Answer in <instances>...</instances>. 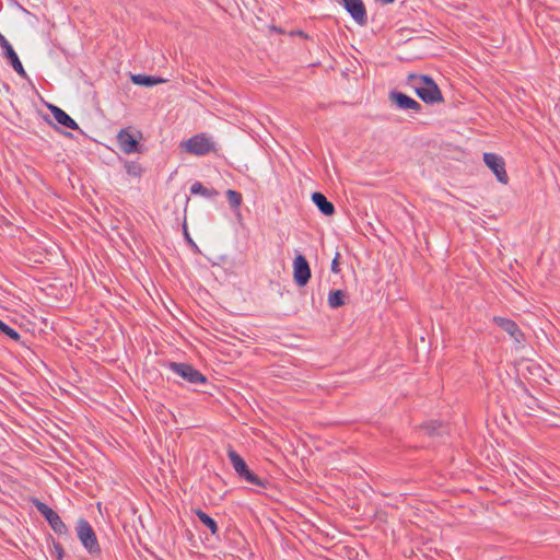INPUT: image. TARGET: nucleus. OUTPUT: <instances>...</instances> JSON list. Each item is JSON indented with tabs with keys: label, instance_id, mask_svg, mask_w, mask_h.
Listing matches in <instances>:
<instances>
[{
	"label": "nucleus",
	"instance_id": "obj_8",
	"mask_svg": "<svg viewBox=\"0 0 560 560\" xmlns=\"http://www.w3.org/2000/svg\"><path fill=\"white\" fill-rule=\"evenodd\" d=\"M312 277V271L306 257L302 254L295 256L293 260V279L299 287H304L308 283Z\"/></svg>",
	"mask_w": 560,
	"mask_h": 560
},
{
	"label": "nucleus",
	"instance_id": "obj_20",
	"mask_svg": "<svg viewBox=\"0 0 560 560\" xmlns=\"http://www.w3.org/2000/svg\"><path fill=\"white\" fill-rule=\"evenodd\" d=\"M225 196L231 209L240 215V208L243 202L242 194L233 189H228Z\"/></svg>",
	"mask_w": 560,
	"mask_h": 560
},
{
	"label": "nucleus",
	"instance_id": "obj_23",
	"mask_svg": "<svg viewBox=\"0 0 560 560\" xmlns=\"http://www.w3.org/2000/svg\"><path fill=\"white\" fill-rule=\"evenodd\" d=\"M125 170L129 176L137 177V178L141 177L142 173H143V168H142L141 164L137 161H126Z\"/></svg>",
	"mask_w": 560,
	"mask_h": 560
},
{
	"label": "nucleus",
	"instance_id": "obj_21",
	"mask_svg": "<svg viewBox=\"0 0 560 560\" xmlns=\"http://www.w3.org/2000/svg\"><path fill=\"white\" fill-rule=\"evenodd\" d=\"M228 457L236 474H240L242 470H244V468L247 467V464L243 457L232 447L228 450Z\"/></svg>",
	"mask_w": 560,
	"mask_h": 560
},
{
	"label": "nucleus",
	"instance_id": "obj_6",
	"mask_svg": "<svg viewBox=\"0 0 560 560\" xmlns=\"http://www.w3.org/2000/svg\"><path fill=\"white\" fill-rule=\"evenodd\" d=\"M166 366L192 385L207 383V377L191 364L182 362H167Z\"/></svg>",
	"mask_w": 560,
	"mask_h": 560
},
{
	"label": "nucleus",
	"instance_id": "obj_13",
	"mask_svg": "<svg viewBox=\"0 0 560 560\" xmlns=\"http://www.w3.org/2000/svg\"><path fill=\"white\" fill-rule=\"evenodd\" d=\"M312 201L324 215L331 217L335 214L336 209L334 203L329 201L324 194L319 191L313 192Z\"/></svg>",
	"mask_w": 560,
	"mask_h": 560
},
{
	"label": "nucleus",
	"instance_id": "obj_1",
	"mask_svg": "<svg viewBox=\"0 0 560 560\" xmlns=\"http://www.w3.org/2000/svg\"><path fill=\"white\" fill-rule=\"evenodd\" d=\"M406 85L413 90L417 96L425 104L434 105L444 102L442 91L428 74L410 73L406 79Z\"/></svg>",
	"mask_w": 560,
	"mask_h": 560
},
{
	"label": "nucleus",
	"instance_id": "obj_5",
	"mask_svg": "<svg viewBox=\"0 0 560 560\" xmlns=\"http://www.w3.org/2000/svg\"><path fill=\"white\" fill-rule=\"evenodd\" d=\"M33 505L44 516L51 529L59 536L68 535L69 529L59 514L37 498L32 499Z\"/></svg>",
	"mask_w": 560,
	"mask_h": 560
},
{
	"label": "nucleus",
	"instance_id": "obj_29",
	"mask_svg": "<svg viewBox=\"0 0 560 560\" xmlns=\"http://www.w3.org/2000/svg\"><path fill=\"white\" fill-rule=\"evenodd\" d=\"M189 201H190V198H189V197H187V198H186V205H187Z\"/></svg>",
	"mask_w": 560,
	"mask_h": 560
},
{
	"label": "nucleus",
	"instance_id": "obj_25",
	"mask_svg": "<svg viewBox=\"0 0 560 560\" xmlns=\"http://www.w3.org/2000/svg\"><path fill=\"white\" fill-rule=\"evenodd\" d=\"M52 547L57 556V560H61L65 556V549L62 545L58 541H56L54 538H51Z\"/></svg>",
	"mask_w": 560,
	"mask_h": 560
},
{
	"label": "nucleus",
	"instance_id": "obj_14",
	"mask_svg": "<svg viewBox=\"0 0 560 560\" xmlns=\"http://www.w3.org/2000/svg\"><path fill=\"white\" fill-rule=\"evenodd\" d=\"M49 109L58 124L72 130L79 129V125L63 109L56 105H49Z\"/></svg>",
	"mask_w": 560,
	"mask_h": 560
},
{
	"label": "nucleus",
	"instance_id": "obj_26",
	"mask_svg": "<svg viewBox=\"0 0 560 560\" xmlns=\"http://www.w3.org/2000/svg\"><path fill=\"white\" fill-rule=\"evenodd\" d=\"M339 257H340V255H339V253H337L335 258L331 261V271L334 273H338L340 271V269H339Z\"/></svg>",
	"mask_w": 560,
	"mask_h": 560
},
{
	"label": "nucleus",
	"instance_id": "obj_10",
	"mask_svg": "<svg viewBox=\"0 0 560 560\" xmlns=\"http://www.w3.org/2000/svg\"><path fill=\"white\" fill-rule=\"evenodd\" d=\"M485 164L494 173L498 182L508 184L509 176L505 171V162L502 156L495 153H483Z\"/></svg>",
	"mask_w": 560,
	"mask_h": 560
},
{
	"label": "nucleus",
	"instance_id": "obj_3",
	"mask_svg": "<svg viewBox=\"0 0 560 560\" xmlns=\"http://www.w3.org/2000/svg\"><path fill=\"white\" fill-rule=\"evenodd\" d=\"M75 532L82 546L91 556L96 557L101 555L97 536L91 524L85 518H80L78 521Z\"/></svg>",
	"mask_w": 560,
	"mask_h": 560
},
{
	"label": "nucleus",
	"instance_id": "obj_16",
	"mask_svg": "<svg viewBox=\"0 0 560 560\" xmlns=\"http://www.w3.org/2000/svg\"><path fill=\"white\" fill-rule=\"evenodd\" d=\"M237 476L241 479L245 480L246 482L262 489H266L267 486L269 485V481L267 479L258 477L248 468V466L244 468V470H242L240 474H237Z\"/></svg>",
	"mask_w": 560,
	"mask_h": 560
},
{
	"label": "nucleus",
	"instance_id": "obj_15",
	"mask_svg": "<svg viewBox=\"0 0 560 560\" xmlns=\"http://www.w3.org/2000/svg\"><path fill=\"white\" fill-rule=\"evenodd\" d=\"M237 476L241 479L245 480L246 482L262 489H266L267 486L269 485V481L267 479L258 477L248 468V466L244 468V470H242L240 474H237Z\"/></svg>",
	"mask_w": 560,
	"mask_h": 560
},
{
	"label": "nucleus",
	"instance_id": "obj_11",
	"mask_svg": "<svg viewBox=\"0 0 560 560\" xmlns=\"http://www.w3.org/2000/svg\"><path fill=\"white\" fill-rule=\"evenodd\" d=\"M340 4L360 26L368 24L366 9L362 0H340Z\"/></svg>",
	"mask_w": 560,
	"mask_h": 560
},
{
	"label": "nucleus",
	"instance_id": "obj_22",
	"mask_svg": "<svg viewBox=\"0 0 560 560\" xmlns=\"http://www.w3.org/2000/svg\"><path fill=\"white\" fill-rule=\"evenodd\" d=\"M346 303V293L342 290H334L328 294V305L331 308H338Z\"/></svg>",
	"mask_w": 560,
	"mask_h": 560
},
{
	"label": "nucleus",
	"instance_id": "obj_28",
	"mask_svg": "<svg viewBox=\"0 0 560 560\" xmlns=\"http://www.w3.org/2000/svg\"><path fill=\"white\" fill-rule=\"evenodd\" d=\"M299 35L306 37V35L302 31L299 32Z\"/></svg>",
	"mask_w": 560,
	"mask_h": 560
},
{
	"label": "nucleus",
	"instance_id": "obj_4",
	"mask_svg": "<svg viewBox=\"0 0 560 560\" xmlns=\"http://www.w3.org/2000/svg\"><path fill=\"white\" fill-rule=\"evenodd\" d=\"M180 147L185 149L186 152L202 156L210 152H217V145L212 141L211 137L206 133H198L192 136L186 141L180 143Z\"/></svg>",
	"mask_w": 560,
	"mask_h": 560
},
{
	"label": "nucleus",
	"instance_id": "obj_12",
	"mask_svg": "<svg viewBox=\"0 0 560 560\" xmlns=\"http://www.w3.org/2000/svg\"><path fill=\"white\" fill-rule=\"evenodd\" d=\"M493 323L497 324L506 334H509L515 342L522 343L525 341L524 332L520 329L518 325L514 320L501 316H494Z\"/></svg>",
	"mask_w": 560,
	"mask_h": 560
},
{
	"label": "nucleus",
	"instance_id": "obj_2",
	"mask_svg": "<svg viewBox=\"0 0 560 560\" xmlns=\"http://www.w3.org/2000/svg\"><path fill=\"white\" fill-rule=\"evenodd\" d=\"M142 132L132 127L120 129L116 137L119 149L126 154L142 153Z\"/></svg>",
	"mask_w": 560,
	"mask_h": 560
},
{
	"label": "nucleus",
	"instance_id": "obj_9",
	"mask_svg": "<svg viewBox=\"0 0 560 560\" xmlns=\"http://www.w3.org/2000/svg\"><path fill=\"white\" fill-rule=\"evenodd\" d=\"M0 47L2 49L3 57L8 60V62L11 65V67L14 69V71L22 78H26V71L24 70V67L13 49L12 45L9 43V40L0 33Z\"/></svg>",
	"mask_w": 560,
	"mask_h": 560
},
{
	"label": "nucleus",
	"instance_id": "obj_19",
	"mask_svg": "<svg viewBox=\"0 0 560 560\" xmlns=\"http://www.w3.org/2000/svg\"><path fill=\"white\" fill-rule=\"evenodd\" d=\"M195 514L198 517V520L210 529L212 535H218V524L211 516H209L206 512H203L200 509L195 510Z\"/></svg>",
	"mask_w": 560,
	"mask_h": 560
},
{
	"label": "nucleus",
	"instance_id": "obj_7",
	"mask_svg": "<svg viewBox=\"0 0 560 560\" xmlns=\"http://www.w3.org/2000/svg\"><path fill=\"white\" fill-rule=\"evenodd\" d=\"M388 100L392 105L400 110H412L415 113H420L422 109V106L419 102L397 90H392L388 93Z\"/></svg>",
	"mask_w": 560,
	"mask_h": 560
},
{
	"label": "nucleus",
	"instance_id": "obj_27",
	"mask_svg": "<svg viewBox=\"0 0 560 560\" xmlns=\"http://www.w3.org/2000/svg\"><path fill=\"white\" fill-rule=\"evenodd\" d=\"M183 229H184V235H185V237H186L187 242H188L189 244H191L192 246H195V247H196V244L194 243V241L191 240V237H190V235H189V233H188V231H187V224H186V221H184Z\"/></svg>",
	"mask_w": 560,
	"mask_h": 560
},
{
	"label": "nucleus",
	"instance_id": "obj_24",
	"mask_svg": "<svg viewBox=\"0 0 560 560\" xmlns=\"http://www.w3.org/2000/svg\"><path fill=\"white\" fill-rule=\"evenodd\" d=\"M0 334L9 337L10 339H12L16 342H21V335L15 329H13L9 325H7L4 322H2L1 319H0Z\"/></svg>",
	"mask_w": 560,
	"mask_h": 560
},
{
	"label": "nucleus",
	"instance_id": "obj_18",
	"mask_svg": "<svg viewBox=\"0 0 560 560\" xmlns=\"http://www.w3.org/2000/svg\"><path fill=\"white\" fill-rule=\"evenodd\" d=\"M190 194L200 195L207 199H213L219 196V191L214 188H208L200 182H195L190 186Z\"/></svg>",
	"mask_w": 560,
	"mask_h": 560
},
{
	"label": "nucleus",
	"instance_id": "obj_17",
	"mask_svg": "<svg viewBox=\"0 0 560 560\" xmlns=\"http://www.w3.org/2000/svg\"><path fill=\"white\" fill-rule=\"evenodd\" d=\"M130 80L133 84L148 88L166 82L165 79H162L160 77L147 74H131Z\"/></svg>",
	"mask_w": 560,
	"mask_h": 560
}]
</instances>
